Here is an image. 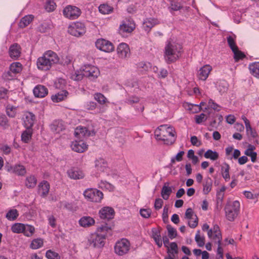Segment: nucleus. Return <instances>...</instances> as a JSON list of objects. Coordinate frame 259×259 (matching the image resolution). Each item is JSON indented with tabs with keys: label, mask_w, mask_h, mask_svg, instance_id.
<instances>
[{
	"label": "nucleus",
	"mask_w": 259,
	"mask_h": 259,
	"mask_svg": "<svg viewBox=\"0 0 259 259\" xmlns=\"http://www.w3.org/2000/svg\"><path fill=\"white\" fill-rule=\"evenodd\" d=\"M182 53L181 45L175 41H167L164 47V60L168 64L175 62L181 57Z\"/></svg>",
	"instance_id": "1"
},
{
	"label": "nucleus",
	"mask_w": 259,
	"mask_h": 259,
	"mask_svg": "<svg viewBox=\"0 0 259 259\" xmlns=\"http://www.w3.org/2000/svg\"><path fill=\"white\" fill-rule=\"evenodd\" d=\"M155 136L157 140L162 141L164 144L168 145L172 144L177 137L174 128L167 124L159 126L155 131Z\"/></svg>",
	"instance_id": "2"
},
{
	"label": "nucleus",
	"mask_w": 259,
	"mask_h": 259,
	"mask_svg": "<svg viewBox=\"0 0 259 259\" xmlns=\"http://www.w3.org/2000/svg\"><path fill=\"white\" fill-rule=\"evenodd\" d=\"M59 58L57 54L52 51H46L42 57L37 60L36 65L38 69L41 70H49L51 66L57 63Z\"/></svg>",
	"instance_id": "3"
},
{
	"label": "nucleus",
	"mask_w": 259,
	"mask_h": 259,
	"mask_svg": "<svg viewBox=\"0 0 259 259\" xmlns=\"http://www.w3.org/2000/svg\"><path fill=\"white\" fill-rule=\"evenodd\" d=\"M239 208L240 203L238 201L227 203L224 208L227 219L231 222L233 221L239 213Z\"/></svg>",
	"instance_id": "4"
},
{
	"label": "nucleus",
	"mask_w": 259,
	"mask_h": 259,
	"mask_svg": "<svg viewBox=\"0 0 259 259\" xmlns=\"http://www.w3.org/2000/svg\"><path fill=\"white\" fill-rule=\"evenodd\" d=\"M131 247L130 242L126 239L122 238L117 241L114 245L115 253L118 255L127 254Z\"/></svg>",
	"instance_id": "5"
},
{
	"label": "nucleus",
	"mask_w": 259,
	"mask_h": 259,
	"mask_svg": "<svg viewBox=\"0 0 259 259\" xmlns=\"http://www.w3.org/2000/svg\"><path fill=\"white\" fill-rule=\"evenodd\" d=\"M84 197L89 201L99 202L102 199L103 194L100 191L96 189H87L83 192Z\"/></svg>",
	"instance_id": "6"
},
{
	"label": "nucleus",
	"mask_w": 259,
	"mask_h": 259,
	"mask_svg": "<svg viewBox=\"0 0 259 259\" xmlns=\"http://www.w3.org/2000/svg\"><path fill=\"white\" fill-rule=\"evenodd\" d=\"M63 13L66 18L74 20L80 15L81 12L79 8L75 6L68 5L64 8Z\"/></svg>",
	"instance_id": "7"
},
{
	"label": "nucleus",
	"mask_w": 259,
	"mask_h": 259,
	"mask_svg": "<svg viewBox=\"0 0 259 259\" xmlns=\"http://www.w3.org/2000/svg\"><path fill=\"white\" fill-rule=\"evenodd\" d=\"M135 28V24L133 21L129 19L123 20L119 27L118 31L122 36L131 33Z\"/></svg>",
	"instance_id": "8"
},
{
	"label": "nucleus",
	"mask_w": 259,
	"mask_h": 259,
	"mask_svg": "<svg viewBox=\"0 0 259 259\" xmlns=\"http://www.w3.org/2000/svg\"><path fill=\"white\" fill-rule=\"evenodd\" d=\"M68 31L72 35L79 37L85 33L86 28L83 23L77 22L69 27Z\"/></svg>",
	"instance_id": "9"
},
{
	"label": "nucleus",
	"mask_w": 259,
	"mask_h": 259,
	"mask_svg": "<svg viewBox=\"0 0 259 259\" xmlns=\"http://www.w3.org/2000/svg\"><path fill=\"white\" fill-rule=\"evenodd\" d=\"M105 238L104 237V235H100L97 233L91 234L89 242L90 245H92L94 247L101 248L104 246L105 244Z\"/></svg>",
	"instance_id": "10"
},
{
	"label": "nucleus",
	"mask_w": 259,
	"mask_h": 259,
	"mask_svg": "<svg viewBox=\"0 0 259 259\" xmlns=\"http://www.w3.org/2000/svg\"><path fill=\"white\" fill-rule=\"evenodd\" d=\"M95 45L98 49L105 52H111L114 49L112 43L103 38L97 39Z\"/></svg>",
	"instance_id": "11"
},
{
	"label": "nucleus",
	"mask_w": 259,
	"mask_h": 259,
	"mask_svg": "<svg viewBox=\"0 0 259 259\" xmlns=\"http://www.w3.org/2000/svg\"><path fill=\"white\" fill-rule=\"evenodd\" d=\"M83 69L84 76L90 80H94L100 74L99 69L94 66L85 65Z\"/></svg>",
	"instance_id": "12"
},
{
	"label": "nucleus",
	"mask_w": 259,
	"mask_h": 259,
	"mask_svg": "<svg viewBox=\"0 0 259 259\" xmlns=\"http://www.w3.org/2000/svg\"><path fill=\"white\" fill-rule=\"evenodd\" d=\"M74 135L76 138L81 140L83 138L95 135V132L94 130H89L86 127L78 126L75 130Z\"/></svg>",
	"instance_id": "13"
},
{
	"label": "nucleus",
	"mask_w": 259,
	"mask_h": 259,
	"mask_svg": "<svg viewBox=\"0 0 259 259\" xmlns=\"http://www.w3.org/2000/svg\"><path fill=\"white\" fill-rule=\"evenodd\" d=\"M115 212L114 209L110 207H104L99 212V214L101 219L110 220L114 218Z\"/></svg>",
	"instance_id": "14"
},
{
	"label": "nucleus",
	"mask_w": 259,
	"mask_h": 259,
	"mask_svg": "<svg viewBox=\"0 0 259 259\" xmlns=\"http://www.w3.org/2000/svg\"><path fill=\"white\" fill-rule=\"evenodd\" d=\"M117 53L119 58L125 59L130 56V49L128 46L125 43L120 44L117 48Z\"/></svg>",
	"instance_id": "15"
},
{
	"label": "nucleus",
	"mask_w": 259,
	"mask_h": 259,
	"mask_svg": "<svg viewBox=\"0 0 259 259\" xmlns=\"http://www.w3.org/2000/svg\"><path fill=\"white\" fill-rule=\"evenodd\" d=\"M71 147L72 150L78 153L83 152L88 149V145L82 140L72 142Z\"/></svg>",
	"instance_id": "16"
},
{
	"label": "nucleus",
	"mask_w": 259,
	"mask_h": 259,
	"mask_svg": "<svg viewBox=\"0 0 259 259\" xmlns=\"http://www.w3.org/2000/svg\"><path fill=\"white\" fill-rule=\"evenodd\" d=\"M22 70V65L19 62H14L11 64L10 67V71L6 74V77L8 79H11L13 77L11 74H16L19 73Z\"/></svg>",
	"instance_id": "17"
},
{
	"label": "nucleus",
	"mask_w": 259,
	"mask_h": 259,
	"mask_svg": "<svg viewBox=\"0 0 259 259\" xmlns=\"http://www.w3.org/2000/svg\"><path fill=\"white\" fill-rule=\"evenodd\" d=\"M68 177L74 180H78L82 179L84 175L82 170L76 167H72L67 171Z\"/></svg>",
	"instance_id": "18"
},
{
	"label": "nucleus",
	"mask_w": 259,
	"mask_h": 259,
	"mask_svg": "<svg viewBox=\"0 0 259 259\" xmlns=\"http://www.w3.org/2000/svg\"><path fill=\"white\" fill-rule=\"evenodd\" d=\"M212 70V67L209 65H205L200 68L198 72L197 76L202 80H205Z\"/></svg>",
	"instance_id": "19"
},
{
	"label": "nucleus",
	"mask_w": 259,
	"mask_h": 259,
	"mask_svg": "<svg viewBox=\"0 0 259 259\" xmlns=\"http://www.w3.org/2000/svg\"><path fill=\"white\" fill-rule=\"evenodd\" d=\"M8 171L18 176H23L26 173L25 167L21 164H15L8 167Z\"/></svg>",
	"instance_id": "20"
},
{
	"label": "nucleus",
	"mask_w": 259,
	"mask_h": 259,
	"mask_svg": "<svg viewBox=\"0 0 259 259\" xmlns=\"http://www.w3.org/2000/svg\"><path fill=\"white\" fill-rule=\"evenodd\" d=\"M33 91L34 96L37 98H44L48 94L47 88L42 85H36Z\"/></svg>",
	"instance_id": "21"
},
{
	"label": "nucleus",
	"mask_w": 259,
	"mask_h": 259,
	"mask_svg": "<svg viewBox=\"0 0 259 259\" xmlns=\"http://www.w3.org/2000/svg\"><path fill=\"white\" fill-rule=\"evenodd\" d=\"M9 53L10 57L14 60L18 59L21 54V48L17 44L10 46Z\"/></svg>",
	"instance_id": "22"
},
{
	"label": "nucleus",
	"mask_w": 259,
	"mask_h": 259,
	"mask_svg": "<svg viewBox=\"0 0 259 259\" xmlns=\"http://www.w3.org/2000/svg\"><path fill=\"white\" fill-rule=\"evenodd\" d=\"M51 131L55 134L60 133L65 130V125L62 120H55L50 125Z\"/></svg>",
	"instance_id": "23"
},
{
	"label": "nucleus",
	"mask_w": 259,
	"mask_h": 259,
	"mask_svg": "<svg viewBox=\"0 0 259 259\" xmlns=\"http://www.w3.org/2000/svg\"><path fill=\"white\" fill-rule=\"evenodd\" d=\"M50 184L47 181H43L38 185V192L40 193V196L45 197L49 193L50 190Z\"/></svg>",
	"instance_id": "24"
},
{
	"label": "nucleus",
	"mask_w": 259,
	"mask_h": 259,
	"mask_svg": "<svg viewBox=\"0 0 259 259\" xmlns=\"http://www.w3.org/2000/svg\"><path fill=\"white\" fill-rule=\"evenodd\" d=\"M159 23V21L155 18H147L143 22V26L144 30L149 32L155 25Z\"/></svg>",
	"instance_id": "25"
},
{
	"label": "nucleus",
	"mask_w": 259,
	"mask_h": 259,
	"mask_svg": "<svg viewBox=\"0 0 259 259\" xmlns=\"http://www.w3.org/2000/svg\"><path fill=\"white\" fill-rule=\"evenodd\" d=\"M68 92L66 90H62L57 93L53 95L51 97L52 100L55 103H58L66 99Z\"/></svg>",
	"instance_id": "26"
},
{
	"label": "nucleus",
	"mask_w": 259,
	"mask_h": 259,
	"mask_svg": "<svg viewBox=\"0 0 259 259\" xmlns=\"http://www.w3.org/2000/svg\"><path fill=\"white\" fill-rule=\"evenodd\" d=\"M111 230V226L107 223H105L98 227L97 229L96 233L100 234V235H102V236L104 235V237L106 238L107 234L110 233Z\"/></svg>",
	"instance_id": "27"
},
{
	"label": "nucleus",
	"mask_w": 259,
	"mask_h": 259,
	"mask_svg": "<svg viewBox=\"0 0 259 259\" xmlns=\"http://www.w3.org/2000/svg\"><path fill=\"white\" fill-rule=\"evenodd\" d=\"M95 167L97 170L103 172L105 171L108 168V165L106 161L101 158L97 159L95 161Z\"/></svg>",
	"instance_id": "28"
},
{
	"label": "nucleus",
	"mask_w": 259,
	"mask_h": 259,
	"mask_svg": "<svg viewBox=\"0 0 259 259\" xmlns=\"http://www.w3.org/2000/svg\"><path fill=\"white\" fill-rule=\"evenodd\" d=\"M212 187V180L207 177L205 178L203 183V193L205 195L208 194L211 190Z\"/></svg>",
	"instance_id": "29"
},
{
	"label": "nucleus",
	"mask_w": 259,
	"mask_h": 259,
	"mask_svg": "<svg viewBox=\"0 0 259 259\" xmlns=\"http://www.w3.org/2000/svg\"><path fill=\"white\" fill-rule=\"evenodd\" d=\"M95 223L94 219L88 216L83 217L79 221V225L83 227H89Z\"/></svg>",
	"instance_id": "30"
},
{
	"label": "nucleus",
	"mask_w": 259,
	"mask_h": 259,
	"mask_svg": "<svg viewBox=\"0 0 259 259\" xmlns=\"http://www.w3.org/2000/svg\"><path fill=\"white\" fill-rule=\"evenodd\" d=\"M208 237L212 239L215 243L217 244L221 243L222 239V234L221 232H216L212 233V229L208 230L207 232Z\"/></svg>",
	"instance_id": "31"
},
{
	"label": "nucleus",
	"mask_w": 259,
	"mask_h": 259,
	"mask_svg": "<svg viewBox=\"0 0 259 259\" xmlns=\"http://www.w3.org/2000/svg\"><path fill=\"white\" fill-rule=\"evenodd\" d=\"M230 166L228 164L225 163L221 167V173L223 178L226 181H228L230 179L229 174Z\"/></svg>",
	"instance_id": "32"
},
{
	"label": "nucleus",
	"mask_w": 259,
	"mask_h": 259,
	"mask_svg": "<svg viewBox=\"0 0 259 259\" xmlns=\"http://www.w3.org/2000/svg\"><path fill=\"white\" fill-rule=\"evenodd\" d=\"M152 238L154 240L156 244L159 247L162 245V241L161 238L160 231L156 229L152 230Z\"/></svg>",
	"instance_id": "33"
},
{
	"label": "nucleus",
	"mask_w": 259,
	"mask_h": 259,
	"mask_svg": "<svg viewBox=\"0 0 259 259\" xmlns=\"http://www.w3.org/2000/svg\"><path fill=\"white\" fill-rule=\"evenodd\" d=\"M34 120L35 116L31 112L28 113L24 120L25 126L27 128L31 127L33 125Z\"/></svg>",
	"instance_id": "34"
},
{
	"label": "nucleus",
	"mask_w": 259,
	"mask_h": 259,
	"mask_svg": "<svg viewBox=\"0 0 259 259\" xmlns=\"http://www.w3.org/2000/svg\"><path fill=\"white\" fill-rule=\"evenodd\" d=\"M33 18L34 17L32 15H29L24 16L21 19L19 23V27L21 28H24L28 26L32 21Z\"/></svg>",
	"instance_id": "35"
},
{
	"label": "nucleus",
	"mask_w": 259,
	"mask_h": 259,
	"mask_svg": "<svg viewBox=\"0 0 259 259\" xmlns=\"http://www.w3.org/2000/svg\"><path fill=\"white\" fill-rule=\"evenodd\" d=\"M249 69L252 75L259 78V62H254L250 64Z\"/></svg>",
	"instance_id": "36"
},
{
	"label": "nucleus",
	"mask_w": 259,
	"mask_h": 259,
	"mask_svg": "<svg viewBox=\"0 0 259 259\" xmlns=\"http://www.w3.org/2000/svg\"><path fill=\"white\" fill-rule=\"evenodd\" d=\"M36 183L37 180L34 176L31 175L26 178L25 185L28 188H33L35 187Z\"/></svg>",
	"instance_id": "37"
},
{
	"label": "nucleus",
	"mask_w": 259,
	"mask_h": 259,
	"mask_svg": "<svg viewBox=\"0 0 259 259\" xmlns=\"http://www.w3.org/2000/svg\"><path fill=\"white\" fill-rule=\"evenodd\" d=\"M254 148L253 146L249 145L248 148L245 151V154L250 156L251 157V160L253 162L256 161L257 156L256 153L253 151Z\"/></svg>",
	"instance_id": "38"
},
{
	"label": "nucleus",
	"mask_w": 259,
	"mask_h": 259,
	"mask_svg": "<svg viewBox=\"0 0 259 259\" xmlns=\"http://www.w3.org/2000/svg\"><path fill=\"white\" fill-rule=\"evenodd\" d=\"M94 99L100 105H103L108 103L107 99L101 93H96L94 95Z\"/></svg>",
	"instance_id": "39"
},
{
	"label": "nucleus",
	"mask_w": 259,
	"mask_h": 259,
	"mask_svg": "<svg viewBox=\"0 0 259 259\" xmlns=\"http://www.w3.org/2000/svg\"><path fill=\"white\" fill-rule=\"evenodd\" d=\"M204 156L206 158L215 161L219 158V156L217 152L209 149L205 152Z\"/></svg>",
	"instance_id": "40"
},
{
	"label": "nucleus",
	"mask_w": 259,
	"mask_h": 259,
	"mask_svg": "<svg viewBox=\"0 0 259 259\" xmlns=\"http://www.w3.org/2000/svg\"><path fill=\"white\" fill-rule=\"evenodd\" d=\"M19 215L18 211L16 209L9 210L6 215V218L9 221L15 220Z\"/></svg>",
	"instance_id": "41"
},
{
	"label": "nucleus",
	"mask_w": 259,
	"mask_h": 259,
	"mask_svg": "<svg viewBox=\"0 0 259 259\" xmlns=\"http://www.w3.org/2000/svg\"><path fill=\"white\" fill-rule=\"evenodd\" d=\"M172 192L171 188L164 185L161 190V195L164 200H167Z\"/></svg>",
	"instance_id": "42"
},
{
	"label": "nucleus",
	"mask_w": 259,
	"mask_h": 259,
	"mask_svg": "<svg viewBox=\"0 0 259 259\" xmlns=\"http://www.w3.org/2000/svg\"><path fill=\"white\" fill-rule=\"evenodd\" d=\"M24 228L23 233L26 237L32 236L35 232V228L31 225L24 224Z\"/></svg>",
	"instance_id": "43"
},
{
	"label": "nucleus",
	"mask_w": 259,
	"mask_h": 259,
	"mask_svg": "<svg viewBox=\"0 0 259 259\" xmlns=\"http://www.w3.org/2000/svg\"><path fill=\"white\" fill-rule=\"evenodd\" d=\"M24 224L22 223H15L11 227L12 231L15 233H23L24 229Z\"/></svg>",
	"instance_id": "44"
},
{
	"label": "nucleus",
	"mask_w": 259,
	"mask_h": 259,
	"mask_svg": "<svg viewBox=\"0 0 259 259\" xmlns=\"http://www.w3.org/2000/svg\"><path fill=\"white\" fill-rule=\"evenodd\" d=\"M217 89L221 94L223 95V94L226 93L228 89V83L224 80L221 81L218 83Z\"/></svg>",
	"instance_id": "45"
},
{
	"label": "nucleus",
	"mask_w": 259,
	"mask_h": 259,
	"mask_svg": "<svg viewBox=\"0 0 259 259\" xmlns=\"http://www.w3.org/2000/svg\"><path fill=\"white\" fill-rule=\"evenodd\" d=\"M43 240L41 238L33 239L30 245V247L33 249H37L43 245Z\"/></svg>",
	"instance_id": "46"
},
{
	"label": "nucleus",
	"mask_w": 259,
	"mask_h": 259,
	"mask_svg": "<svg viewBox=\"0 0 259 259\" xmlns=\"http://www.w3.org/2000/svg\"><path fill=\"white\" fill-rule=\"evenodd\" d=\"M236 35L233 34V35H229L227 37V42L229 46L231 48L232 51H234L238 47L236 46L235 43Z\"/></svg>",
	"instance_id": "47"
},
{
	"label": "nucleus",
	"mask_w": 259,
	"mask_h": 259,
	"mask_svg": "<svg viewBox=\"0 0 259 259\" xmlns=\"http://www.w3.org/2000/svg\"><path fill=\"white\" fill-rule=\"evenodd\" d=\"M99 11L103 14H108L113 11V8L108 5L102 4L99 7Z\"/></svg>",
	"instance_id": "48"
},
{
	"label": "nucleus",
	"mask_w": 259,
	"mask_h": 259,
	"mask_svg": "<svg viewBox=\"0 0 259 259\" xmlns=\"http://www.w3.org/2000/svg\"><path fill=\"white\" fill-rule=\"evenodd\" d=\"M200 233V231L199 230L197 231L195 240L198 246L203 247L205 244V237L204 236H201Z\"/></svg>",
	"instance_id": "49"
},
{
	"label": "nucleus",
	"mask_w": 259,
	"mask_h": 259,
	"mask_svg": "<svg viewBox=\"0 0 259 259\" xmlns=\"http://www.w3.org/2000/svg\"><path fill=\"white\" fill-rule=\"evenodd\" d=\"M234 53V59L235 62H238L240 60H242L245 57V55L241 51L239 50L238 48L232 51Z\"/></svg>",
	"instance_id": "50"
},
{
	"label": "nucleus",
	"mask_w": 259,
	"mask_h": 259,
	"mask_svg": "<svg viewBox=\"0 0 259 259\" xmlns=\"http://www.w3.org/2000/svg\"><path fill=\"white\" fill-rule=\"evenodd\" d=\"M166 229L168 232V236L171 239H172L176 237L177 235V230L173 228L171 225H167Z\"/></svg>",
	"instance_id": "51"
},
{
	"label": "nucleus",
	"mask_w": 259,
	"mask_h": 259,
	"mask_svg": "<svg viewBox=\"0 0 259 259\" xmlns=\"http://www.w3.org/2000/svg\"><path fill=\"white\" fill-rule=\"evenodd\" d=\"M167 253L173 255H176L178 253V245L176 242H172L170 244V246H168L167 249Z\"/></svg>",
	"instance_id": "52"
},
{
	"label": "nucleus",
	"mask_w": 259,
	"mask_h": 259,
	"mask_svg": "<svg viewBox=\"0 0 259 259\" xmlns=\"http://www.w3.org/2000/svg\"><path fill=\"white\" fill-rule=\"evenodd\" d=\"M46 256L48 259H60L59 254L52 250H48L46 253Z\"/></svg>",
	"instance_id": "53"
},
{
	"label": "nucleus",
	"mask_w": 259,
	"mask_h": 259,
	"mask_svg": "<svg viewBox=\"0 0 259 259\" xmlns=\"http://www.w3.org/2000/svg\"><path fill=\"white\" fill-rule=\"evenodd\" d=\"M207 118V115L204 113H201L199 115H196L195 116V122L197 124H201L206 120Z\"/></svg>",
	"instance_id": "54"
},
{
	"label": "nucleus",
	"mask_w": 259,
	"mask_h": 259,
	"mask_svg": "<svg viewBox=\"0 0 259 259\" xmlns=\"http://www.w3.org/2000/svg\"><path fill=\"white\" fill-rule=\"evenodd\" d=\"M7 115L11 117H14L16 114V107L9 105L6 108Z\"/></svg>",
	"instance_id": "55"
},
{
	"label": "nucleus",
	"mask_w": 259,
	"mask_h": 259,
	"mask_svg": "<svg viewBox=\"0 0 259 259\" xmlns=\"http://www.w3.org/2000/svg\"><path fill=\"white\" fill-rule=\"evenodd\" d=\"M83 76H84V69H83L82 70L75 71V73L72 74L71 77L74 80L78 81L81 80Z\"/></svg>",
	"instance_id": "56"
},
{
	"label": "nucleus",
	"mask_w": 259,
	"mask_h": 259,
	"mask_svg": "<svg viewBox=\"0 0 259 259\" xmlns=\"http://www.w3.org/2000/svg\"><path fill=\"white\" fill-rule=\"evenodd\" d=\"M31 134L29 131H25L23 132L21 135V139L24 143H28L29 140L31 139Z\"/></svg>",
	"instance_id": "57"
},
{
	"label": "nucleus",
	"mask_w": 259,
	"mask_h": 259,
	"mask_svg": "<svg viewBox=\"0 0 259 259\" xmlns=\"http://www.w3.org/2000/svg\"><path fill=\"white\" fill-rule=\"evenodd\" d=\"M170 8L173 11H178L183 8V5L180 2L173 1L171 2Z\"/></svg>",
	"instance_id": "58"
},
{
	"label": "nucleus",
	"mask_w": 259,
	"mask_h": 259,
	"mask_svg": "<svg viewBox=\"0 0 259 259\" xmlns=\"http://www.w3.org/2000/svg\"><path fill=\"white\" fill-rule=\"evenodd\" d=\"M185 216V218L188 220L193 219L194 218L197 217L196 214L194 213L193 210L191 208H189L186 210Z\"/></svg>",
	"instance_id": "59"
},
{
	"label": "nucleus",
	"mask_w": 259,
	"mask_h": 259,
	"mask_svg": "<svg viewBox=\"0 0 259 259\" xmlns=\"http://www.w3.org/2000/svg\"><path fill=\"white\" fill-rule=\"evenodd\" d=\"M56 4L53 1H49L46 3L45 8L48 12H52L56 8Z\"/></svg>",
	"instance_id": "60"
},
{
	"label": "nucleus",
	"mask_w": 259,
	"mask_h": 259,
	"mask_svg": "<svg viewBox=\"0 0 259 259\" xmlns=\"http://www.w3.org/2000/svg\"><path fill=\"white\" fill-rule=\"evenodd\" d=\"M208 106L211 109L219 111L221 110V107L218 104L215 103L212 99H209L208 101Z\"/></svg>",
	"instance_id": "61"
},
{
	"label": "nucleus",
	"mask_w": 259,
	"mask_h": 259,
	"mask_svg": "<svg viewBox=\"0 0 259 259\" xmlns=\"http://www.w3.org/2000/svg\"><path fill=\"white\" fill-rule=\"evenodd\" d=\"M97 107V104L96 102L93 101H89L86 103L85 108L88 110H93Z\"/></svg>",
	"instance_id": "62"
},
{
	"label": "nucleus",
	"mask_w": 259,
	"mask_h": 259,
	"mask_svg": "<svg viewBox=\"0 0 259 259\" xmlns=\"http://www.w3.org/2000/svg\"><path fill=\"white\" fill-rule=\"evenodd\" d=\"M140 99L138 97L131 96L126 99L125 102L128 104H133L138 103Z\"/></svg>",
	"instance_id": "63"
},
{
	"label": "nucleus",
	"mask_w": 259,
	"mask_h": 259,
	"mask_svg": "<svg viewBox=\"0 0 259 259\" xmlns=\"http://www.w3.org/2000/svg\"><path fill=\"white\" fill-rule=\"evenodd\" d=\"M140 213L142 217L148 218L151 215V210L150 209H141Z\"/></svg>",
	"instance_id": "64"
}]
</instances>
